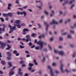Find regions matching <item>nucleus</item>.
Masks as SVG:
<instances>
[{
  "label": "nucleus",
  "mask_w": 76,
  "mask_h": 76,
  "mask_svg": "<svg viewBox=\"0 0 76 76\" xmlns=\"http://www.w3.org/2000/svg\"><path fill=\"white\" fill-rule=\"evenodd\" d=\"M42 71L41 70H39V75H42Z\"/></svg>",
  "instance_id": "bb28decb"
},
{
  "label": "nucleus",
  "mask_w": 76,
  "mask_h": 76,
  "mask_svg": "<svg viewBox=\"0 0 76 76\" xmlns=\"http://www.w3.org/2000/svg\"><path fill=\"white\" fill-rule=\"evenodd\" d=\"M34 65V64H31V63H29L28 64V66L30 67H32Z\"/></svg>",
  "instance_id": "a878e982"
},
{
  "label": "nucleus",
  "mask_w": 76,
  "mask_h": 76,
  "mask_svg": "<svg viewBox=\"0 0 76 76\" xmlns=\"http://www.w3.org/2000/svg\"><path fill=\"white\" fill-rule=\"evenodd\" d=\"M73 18L75 19H76V15H73Z\"/></svg>",
  "instance_id": "774afa93"
},
{
  "label": "nucleus",
  "mask_w": 76,
  "mask_h": 76,
  "mask_svg": "<svg viewBox=\"0 0 76 76\" xmlns=\"http://www.w3.org/2000/svg\"><path fill=\"white\" fill-rule=\"evenodd\" d=\"M7 15L8 16H9L10 17H12V13H9L7 14Z\"/></svg>",
  "instance_id": "393cba45"
},
{
  "label": "nucleus",
  "mask_w": 76,
  "mask_h": 76,
  "mask_svg": "<svg viewBox=\"0 0 76 76\" xmlns=\"http://www.w3.org/2000/svg\"><path fill=\"white\" fill-rule=\"evenodd\" d=\"M45 34H43L42 35H40V36H39V38L40 39H41V38H42L43 37H45Z\"/></svg>",
  "instance_id": "1a4fd4ad"
},
{
  "label": "nucleus",
  "mask_w": 76,
  "mask_h": 76,
  "mask_svg": "<svg viewBox=\"0 0 76 76\" xmlns=\"http://www.w3.org/2000/svg\"><path fill=\"white\" fill-rule=\"evenodd\" d=\"M7 59L8 60H11V58L8 57H7Z\"/></svg>",
  "instance_id": "6e6d98bb"
},
{
  "label": "nucleus",
  "mask_w": 76,
  "mask_h": 76,
  "mask_svg": "<svg viewBox=\"0 0 76 76\" xmlns=\"http://www.w3.org/2000/svg\"><path fill=\"white\" fill-rule=\"evenodd\" d=\"M12 32H13V29H10V31L9 32L10 34H11Z\"/></svg>",
  "instance_id": "c9c22d12"
},
{
  "label": "nucleus",
  "mask_w": 76,
  "mask_h": 76,
  "mask_svg": "<svg viewBox=\"0 0 76 76\" xmlns=\"http://www.w3.org/2000/svg\"><path fill=\"white\" fill-rule=\"evenodd\" d=\"M59 15H62V14L63 13V11H59Z\"/></svg>",
  "instance_id": "7c9ffc66"
},
{
  "label": "nucleus",
  "mask_w": 76,
  "mask_h": 76,
  "mask_svg": "<svg viewBox=\"0 0 76 76\" xmlns=\"http://www.w3.org/2000/svg\"><path fill=\"white\" fill-rule=\"evenodd\" d=\"M48 48H49V49L50 50H51L52 48H51V46H50V45H49L48 46Z\"/></svg>",
  "instance_id": "58836bf2"
},
{
  "label": "nucleus",
  "mask_w": 76,
  "mask_h": 76,
  "mask_svg": "<svg viewBox=\"0 0 76 76\" xmlns=\"http://www.w3.org/2000/svg\"><path fill=\"white\" fill-rule=\"evenodd\" d=\"M26 37L27 39H29V38H30V36L29 35H27Z\"/></svg>",
  "instance_id": "e433bc0d"
},
{
  "label": "nucleus",
  "mask_w": 76,
  "mask_h": 76,
  "mask_svg": "<svg viewBox=\"0 0 76 76\" xmlns=\"http://www.w3.org/2000/svg\"><path fill=\"white\" fill-rule=\"evenodd\" d=\"M65 23L66 24H67V23H68V20H66L65 21Z\"/></svg>",
  "instance_id": "052dcab7"
},
{
  "label": "nucleus",
  "mask_w": 76,
  "mask_h": 76,
  "mask_svg": "<svg viewBox=\"0 0 76 76\" xmlns=\"http://www.w3.org/2000/svg\"><path fill=\"white\" fill-rule=\"evenodd\" d=\"M69 1L68 0H66L65 1L64 4H63V5H64L66 4H68L69 3Z\"/></svg>",
  "instance_id": "dca6fc26"
},
{
  "label": "nucleus",
  "mask_w": 76,
  "mask_h": 76,
  "mask_svg": "<svg viewBox=\"0 0 76 76\" xmlns=\"http://www.w3.org/2000/svg\"><path fill=\"white\" fill-rule=\"evenodd\" d=\"M74 1H75V0H72V1H71L70 2V4H71V3H72V2H73Z\"/></svg>",
  "instance_id": "de8ad7c7"
},
{
  "label": "nucleus",
  "mask_w": 76,
  "mask_h": 76,
  "mask_svg": "<svg viewBox=\"0 0 76 76\" xmlns=\"http://www.w3.org/2000/svg\"><path fill=\"white\" fill-rule=\"evenodd\" d=\"M44 24L45 25H47V27L46 28V31H48V27L49 26L48 25H47V23L46 22H44Z\"/></svg>",
  "instance_id": "423d86ee"
},
{
  "label": "nucleus",
  "mask_w": 76,
  "mask_h": 76,
  "mask_svg": "<svg viewBox=\"0 0 76 76\" xmlns=\"http://www.w3.org/2000/svg\"><path fill=\"white\" fill-rule=\"evenodd\" d=\"M12 6V4L10 3H9L8 4V7H10Z\"/></svg>",
  "instance_id": "09e8293b"
},
{
  "label": "nucleus",
  "mask_w": 76,
  "mask_h": 76,
  "mask_svg": "<svg viewBox=\"0 0 76 76\" xmlns=\"http://www.w3.org/2000/svg\"><path fill=\"white\" fill-rule=\"evenodd\" d=\"M50 25H53V24H58V22L55 19H53L51 22L50 23Z\"/></svg>",
  "instance_id": "20e7f679"
},
{
  "label": "nucleus",
  "mask_w": 76,
  "mask_h": 76,
  "mask_svg": "<svg viewBox=\"0 0 76 76\" xmlns=\"http://www.w3.org/2000/svg\"><path fill=\"white\" fill-rule=\"evenodd\" d=\"M19 1L18 0H16L15 1V3H17L18 4H19Z\"/></svg>",
  "instance_id": "37998d69"
},
{
  "label": "nucleus",
  "mask_w": 76,
  "mask_h": 76,
  "mask_svg": "<svg viewBox=\"0 0 76 76\" xmlns=\"http://www.w3.org/2000/svg\"><path fill=\"white\" fill-rule=\"evenodd\" d=\"M26 12L25 11H23L22 12H21V15H24V16H25L26 15Z\"/></svg>",
  "instance_id": "0eeeda50"
},
{
  "label": "nucleus",
  "mask_w": 76,
  "mask_h": 76,
  "mask_svg": "<svg viewBox=\"0 0 76 76\" xmlns=\"http://www.w3.org/2000/svg\"><path fill=\"white\" fill-rule=\"evenodd\" d=\"M63 19H61L59 20V23H61L62 22H63Z\"/></svg>",
  "instance_id": "f704fd0d"
},
{
  "label": "nucleus",
  "mask_w": 76,
  "mask_h": 76,
  "mask_svg": "<svg viewBox=\"0 0 76 76\" xmlns=\"http://www.w3.org/2000/svg\"><path fill=\"white\" fill-rule=\"evenodd\" d=\"M1 63L3 65H4V64H5V62L4 61H1Z\"/></svg>",
  "instance_id": "cd10ccee"
},
{
  "label": "nucleus",
  "mask_w": 76,
  "mask_h": 76,
  "mask_svg": "<svg viewBox=\"0 0 76 76\" xmlns=\"http://www.w3.org/2000/svg\"><path fill=\"white\" fill-rule=\"evenodd\" d=\"M42 61L43 62H44V61H45V57H44L43 58V59H42Z\"/></svg>",
  "instance_id": "ea45409f"
},
{
  "label": "nucleus",
  "mask_w": 76,
  "mask_h": 76,
  "mask_svg": "<svg viewBox=\"0 0 76 76\" xmlns=\"http://www.w3.org/2000/svg\"><path fill=\"white\" fill-rule=\"evenodd\" d=\"M54 52L55 53H56V54H59L61 56H63L64 54V51L61 50V51H58L57 50H56V49L54 50Z\"/></svg>",
  "instance_id": "f03ea898"
},
{
  "label": "nucleus",
  "mask_w": 76,
  "mask_h": 76,
  "mask_svg": "<svg viewBox=\"0 0 76 76\" xmlns=\"http://www.w3.org/2000/svg\"><path fill=\"white\" fill-rule=\"evenodd\" d=\"M52 65L53 66H56V65H57V64L56 62H53L52 64Z\"/></svg>",
  "instance_id": "4be33fe9"
},
{
  "label": "nucleus",
  "mask_w": 76,
  "mask_h": 76,
  "mask_svg": "<svg viewBox=\"0 0 76 76\" xmlns=\"http://www.w3.org/2000/svg\"><path fill=\"white\" fill-rule=\"evenodd\" d=\"M59 40H60V41H62V40H63V38H62L61 37H59Z\"/></svg>",
  "instance_id": "49530a36"
},
{
  "label": "nucleus",
  "mask_w": 76,
  "mask_h": 76,
  "mask_svg": "<svg viewBox=\"0 0 76 76\" xmlns=\"http://www.w3.org/2000/svg\"><path fill=\"white\" fill-rule=\"evenodd\" d=\"M17 13L18 15H21V12H20L19 11H18L17 12Z\"/></svg>",
  "instance_id": "72a5a7b5"
},
{
  "label": "nucleus",
  "mask_w": 76,
  "mask_h": 76,
  "mask_svg": "<svg viewBox=\"0 0 76 76\" xmlns=\"http://www.w3.org/2000/svg\"><path fill=\"white\" fill-rule=\"evenodd\" d=\"M13 53L14 54H17L18 53V51L16 50H14L13 51Z\"/></svg>",
  "instance_id": "c85d7f7f"
},
{
  "label": "nucleus",
  "mask_w": 76,
  "mask_h": 76,
  "mask_svg": "<svg viewBox=\"0 0 76 76\" xmlns=\"http://www.w3.org/2000/svg\"><path fill=\"white\" fill-rule=\"evenodd\" d=\"M21 70V69H18V71H19V72H18V73L19 75H20L22 76V72H20V71Z\"/></svg>",
  "instance_id": "9d476101"
},
{
  "label": "nucleus",
  "mask_w": 76,
  "mask_h": 76,
  "mask_svg": "<svg viewBox=\"0 0 76 76\" xmlns=\"http://www.w3.org/2000/svg\"><path fill=\"white\" fill-rule=\"evenodd\" d=\"M7 56H8L9 57L11 56V53L9 52H7Z\"/></svg>",
  "instance_id": "f3484780"
},
{
  "label": "nucleus",
  "mask_w": 76,
  "mask_h": 76,
  "mask_svg": "<svg viewBox=\"0 0 76 76\" xmlns=\"http://www.w3.org/2000/svg\"><path fill=\"white\" fill-rule=\"evenodd\" d=\"M23 31H24V32H26V31L28 32L29 30L27 28H24Z\"/></svg>",
  "instance_id": "6ab92c4d"
},
{
  "label": "nucleus",
  "mask_w": 76,
  "mask_h": 76,
  "mask_svg": "<svg viewBox=\"0 0 76 76\" xmlns=\"http://www.w3.org/2000/svg\"><path fill=\"white\" fill-rule=\"evenodd\" d=\"M38 2L40 4H41V5H42V2L41 1H39Z\"/></svg>",
  "instance_id": "603ef678"
},
{
  "label": "nucleus",
  "mask_w": 76,
  "mask_h": 76,
  "mask_svg": "<svg viewBox=\"0 0 76 76\" xmlns=\"http://www.w3.org/2000/svg\"><path fill=\"white\" fill-rule=\"evenodd\" d=\"M0 45H1V49H4V47L6 46V44L5 43H3L0 41Z\"/></svg>",
  "instance_id": "7ed1b4c3"
},
{
  "label": "nucleus",
  "mask_w": 76,
  "mask_h": 76,
  "mask_svg": "<svg viewBox=\"0 0 76 76\" xmlns=\"http://www.w3.org/2000/svg\"><path fill=\"white\" fill-rule=\"evenodd\" d=\"M25 53H26V54H29V52L27 50L25 51Z\"/></svg>",
  "instance_id": "864d4df0"
},
{
  "label": "nucleus",
  "mask_w": 76,
  "mask_h": 76,
  "mask_svg": "<svg viewBox=\"0 0 76 76\" xmlns=\"http://www.w3.org/2000/svg\"><path fill=\"white\" fill-rule=\"evenodd\" d=\"M14 25L15 26H17L18 28H20V25L18 24L17 25L16 24H14Z\"/></svg>",
  "instance_id": "9b49d317"
},
{
  "label": "nucleus",
  "mask_w": 76,
  "mask_h": 76,
  "mask_svg": "<svg viewBox=\"0 0 76 76\" xmlns=\"http://www.w3.org/2000/svg\"><path fill=\"white\" fill-rule=\"evenodd\" d=\"M28 70H32V67H28Z\"/></svg>",
  "instance_id": "c03bdc74"
},
{
  "label": "nucleus",
  "mask_w": 76,
  "mask_h": 76,
  "mask_svg": "<svg viewBox=\"0 0 76 76\" xmlns=\"http://www.w3.org/2000/svg\"><path fill=\"white\" fill-rule=\"evenodd\" d=\"M67 37L68 38H72V36L70 34H68Z\"/></svg>",
  "instance_id": "aec40b11"
},
{
  "label": "nucleus",
  "mask_w": 76,
  "mask_h": 76,
  "mask_svg": "<svg viewBox=\"0 0 76 76\" xmlns=\"http://www.w3.org/2000/svg\"><path fill=\"white\" fill-rule=\"evenodd\" d=\"M12 30H14V31H15V30H16V26H14L12 27Z\"/></svg>",
  "instance_id": "412c9836"
},
{
  "label": "nucleus",
  "mask_w": 76,
  "mask_h": 76,
  "mask_svg": "<svg viewBox=\"0 0 76 76\" xmlns=\"http://www.w3.org/2000/svg\"><path fill=\"white\" fill-rule=\"evenodd\" d=\"M20 48H24L25 47L20 45Z\"/></svg>",
  "instance_id": "a18cd8bd"
},
{
  "label": "nucleus",
  "mask_w": 76,
  "mask_h": 76,
  "mask_svg": "<svg viewBox=\"0 0 76 76\" xmlns=\"http://www.w3.org/2000/svg\"><path fill=\"white\" fill-rule=\"evenodd\" d=\"M65 71L66 72H69V70L67 69H65Z\"/></svg>",
  "instance_id": "e2e57ef3"
},
{
  "label": "nucleus",
  "mask_w": 76,
  "mask_h": 76,
  "mask_svg": "<svg viewBox=\"0 0 76 76\" xmlns=\"http://www.w3.org/2000/svg\"><path fill=\"white\" fill-rule=\"evenodd\" d=\"M64 66V65H63V64H61V67H60V69L62 72H64V71L63 70V69Z\"/></svg>",
  "instance_id": "39448f33"
},
{
  "label": "nucleus",
  "mask_w": 76,
  "mask_h": 76,
  "mask_svg": "<svg viewBox=\"0 0 76 76\" xmlns=\"http://www.w3.org/2000/svg\"><path fill=\"white\" fill-rule=\"evenodd\" d=\"M35 50H38V47H35Z\"/></svg>",
  "instance_id": "680f3d73"
},
{
  "label": "nucleus",
  "mask_w": 76,
  "mask_h": 76,
  "mask_svg": "<svg viewBox=\"0 0 76 76\" xmlns=\"http://www.w3.org/2000/svg\"><path fill=\"white\" fill-rule=\"evenodd\" d=\"M74 6H75V5L74 4H73L71 7V9H72V8H73Z\"/></svg>",
  "instance_id": "69168bd1"
},
{
  "label": "nucleus",
  "mask_w": 76,
  "mask_h": 76,
  "mask_svg": "<svg viewBox=\"0 0 76 76\" xmlns=\"http://www.w3.org/2000/svg\"><path fill=\"white\" fill-rule=\"evenodd\" d=\"M8 64H9L10 67H12V64H11V62L8 61Z\"/></svg>",
  "instance_id": "4468645a"
},
{
  "label": "nucleus",
  "mask_w": 76,
  "mask_h": 76,
  "mask_svg": "<svg viewBox=\"0 0 76 76\" xmlns=\"http://www.w3.org/2000/svg\"><path fill=\"white\" fill-rule=\"evenodd\" d=\"M7 46L8 47V48H6V50H10V49L11 48V47H10V46H9V45H7Z\"/></svg>",
  "instance_id": "ddd939ff"
},
{
  "label": "nucleus",
  "mask_w": 76,
  "mask_h": 76,
  "mask_svg": "<svg viewBox=\"0 0 76 76\" xmlns=\"http://www.w3.org/2000/svg\"><path fill=\"white\" fill-rule=\"evenodd\" d=\"M28 44L29 46H32V43L31 42L29 43Z\"/></svg>",
  "instance_id": "79ce46f5"
},
{
  "label": "nucleus",
  "mask_w": 76,
  "mask_h": 76,
  "mask_svg": "<svg viewBox=\"0 0 76 76\" xmlns=\"http://www.w3.org/2000/svg\"><path fill=\"white\" fill-rule=\"evenodd\" d=\"M1 22H4V20L3 18H1Z\"/></svg>",
  "instance_id": "13d9d810"
},
{
  "label": "nucleus",
  "mask_w": 76,
  "mask_h": 76,
  "mask_svg": "<svg viewBox=\"0 0 76 76\" xmlns=\"http://www.w3.org/2000/svg\"><path fill=\"white\" fill-rule=\"evenodd\" d=\"M20 64H23L24 63V61H20Z\"/></svg>",
  "instance_id": "c756f323"
},
{
  "label": "nucleus",
  "mask_w": 76,
  "mask_h": 76,
  "mask_svg": "<svg viewBox=\"0 0 76 76\" xmlns=\"http://www.w3.org/2000/svg\"><path fill=\"white\" fill-rule=\"evenodd\" d=\"M69 46L71 47H74V46L72 44H70Z\"/></svg>",
  "instance_id": "8fccbe9b"
},
{
  "label": "nucleus",
  "mask_w": 76,
  "mask_h": 76,
  "mask_svg": "<svg viewBox=\"0 0 76 76\" xmlns=\"http://www.w3.org/2000/svg\"><path fill=\"white\" fill-rule=\"evenodd\" d=\"M26 32H25V31H23V32L22 33L23 35H26Z\"/></svg>",
  "instance_id": "4d7b16f0"
},
{
  "label": "nucleus",
  "mask_w": 76,
  "mask_h": 76,
  "mask_svg": "<svg viewBox=\"0 0 76 76\" xmlns=\"http://www.w3.org/2000/svg\"><path fill=\"white\" fill-rule=\"evenodd\" d=\"M14 24H15V23H17V24H19L20 23V20H17L16 21H15L14 23Z\"/></svg>",
  "instance_id": "6e6552de"
},
{
  "label": "nucleus",
  "mask_w": 76,
  "mask_h": 76,
  "mask_svg": "<svg viewBox=\"0 0 76 76\" xmlns=\"http://www.w3.org/2000/svg\"><path fill=\"white\" fill-rule=\"evenodd\" d=\"M21 26H25V24L24 23H23L21 24Z\"/></svg>",
  "instance_id": "338daca9"
},
{
  "label": "nucleus",
  "mask_w": 76,
  "mask_h": 76,
  "mask_svg": "<svg viewBox=\"0 0 76 76\" xmlns=\"http://www.w3.org/2000/svg\"><path fill=\"white\" fill-rule=\"evenodd\" d=\"M69 32L71 34H75V31L73 30H70Z\"/></svg>",
  "instance_id": "2eb2a0df"
},
{
  "label": "nucleus",
  "mask_w": 76,
  "mask_h": 76,
  "mask_svg": "<svg viewBox=\"0 0 76 76\" xmlns=\"http://www.w3.org/2000/svg\"><path fill=\"white\" fill-rule=\"evenodd\" d=\"M38 26H39V28H41L42 27V26H41V25L40 24H39Z\"/></svg>",
  "instance_id": "5fc2aeb1"
},
{
  "label": "nucleus",
  "mask_w": 76,
  "mask_h": 76,
  "mask_svg": "<svg viewBox=\"0 0 76 76\" xmlns=\"http://www.w3.org/2000/svg\"><path fill=\"white\" fill-rule=\"evenodd\" d=\"M54 39V38L53 37H51L50 39V41H53Z\"/></svg>",
  "instance_id": "4c0bfd02"
},
{
  "label": "nucleus",
  "mask_w": 76,
  "mask_h": 76,
  "mask_svg": "<svg viewBox=\"0 0 76 76\" xmlns=\"http://www.w3.org/2000/svg\"><path fill=\"white\" fill-rule=\"evenodd\" d=\"M44 12L46 15H49V13L46 10H45Z\"/></svg>",
  "instance_id": "a211bd4d"
},
{
  "label": "nucleus",
  "mask_w": 76,
  "mask_h": 76,
  "mask_svg": "<svg viewBox=\"0 0 76 76\" xmlns=\"http://www.w3.org/2000/svg\"><path fill=\"white\" fill-rule=\"evenodd\" d=\"M28 6H26L24 7H23V9H26L27 8V7H28Z\"/></svg>",
  "instance_id": "a19ab883"
},
{
  "label": "nucleus",
  "mask_w": 76,
  "mask_h": 76,
  "mask_svg": "<svg viewBox=\"0 0 76 76\" xmlns=\"http://www.w3.org/2000/svg\"><path fill=\"white\" fill-rule=\"evenodd\" d=\"M55 72L56 73V74H58V73H59V71H58L57 70H55Z\"/></svg>",
  "instance_id": "473e14b6"
},
{
  "label": "nucleus",
  "mask_w": 76,
  "mask_h": 76,
  "mask_svg": "<svg viewBox=\"0 0 76 76\" xmlns=\"http://www.w3.org/2000/svg\"><path fill=\"white\" fill-rule=\"evenodd\" d=\"M2 15L4 16H5V17H7V16H8L7 14L3 13L2 14Z\"/></svg>",
  "instance_id": "5701e85b"
},
{
  "label": "nucleus",
  "mask_w": 76,
  "mask_h": 76,
  "mask_svg": "<svg viewBox=\"0 0 76 76\" xmlns=\"http://www.w3.org/2000/svg\"><path fill=\"white\" fill-rule=\"evenodd\" d=\"M26 57H30V55L29 54H27L26 56Z\"/></svg>",
  "instance_id": "0e129e2a"
},
{
  "label": "nucleus",
  "mask_w": 76,
  "mask_h": 76,
  "mask_svg": "<svg viewBox=\"0 0 76 76\" xmlns=\"http://www.w3.org/2000/svg\"><path fill=\"white\" fill-rule=\"evenodd\" d=\"M14 74V72L13 71H10L9 73V75L10 76H12V75H13Z\"/></svg>",
  "instance_id": "f8f14e48"
},
{
  "label": "nucleus",
  "mask_w": 76,
  "mask_h": 76,
  "mask_svg": "<svg viewBox=\"0 0 76 76\" xmlns=\"http://www.w3.org/2000/svg\"><path fill=\"white\" fill-rule=\"evenodd\" d=\"M36 35V34H35L33 33L32 34L31 36V37H34Z\"/></svg>",
  "instance_id": "2f4dec72"
},
{
  "label": "nucleus",
  "mask_w": 76,
  "mask_h": 76,
  "mask_svg": "<svg viewBox=\"0 0 76 76\" xmlns=\"http://www.w3.org/2000/svg\"><path fill=\"white\" fill-rule=\"evenodd\" d=\"M33 61L34 62L35 64L36 65H38V63H37V62H36V60L35 59H34V60Z\"/></svg>",
  "instance_id": "b1692460"
},
{
  "label": "nucleus",
  "mask_w": 76,
  "mask_h": 76,
  "mask_svg": "<svg viewBox=\"0 0 76 76\" xmlns=\"http://www.w3.org/2000/svg\"><path fill=\"white\" fill-rule=\"evenodd\" d=\"M39 8L40 10H41V9H42V6H39Z\"/></svg>",
  "instance_id": "3c124183"
},
{
  "label": "nucleus",
  "mask_w": 76,
  "mask_h": 76,
  "mask_svg": "<svg viewBox=\"0 0 76 76\" xmlns=\"http://www.w3.org/2000/svg\"><path fill=\"white\" fill-rule=\"evenodd\" d=\"M38 44L40 46V47L39 48V49L41 50L42 48H43V45L44 44L47 45V43H44V42L42 40H39L38 42Z\"/></svg>",
  "instance_id": "f257e3e1"
},
{
  "label": "nucleus",
  "mask_w": 76,
  "mask_h": 76,
  "mask_svg": "<svg viewBox=\"0 0 76 76\" xmlns=\"http://www.w3.org/2000/svg\"><path fill=\"white\" fill-rule=\"evenodd\" d=\"M35 47V45H33L31 47V48H34Z\"/></svg>",
  "instance_id": "bf43d9fd"
}]
</instances>
